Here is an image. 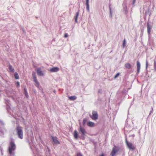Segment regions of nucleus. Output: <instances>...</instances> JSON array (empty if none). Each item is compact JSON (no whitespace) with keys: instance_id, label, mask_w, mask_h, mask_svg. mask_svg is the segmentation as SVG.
I'll use <instances>...</instances> for the list:
<instances>
[{"instance_id":"nucleus-21","label":"nucleus","mask_w":156,"mask_h":156,"mask_svg":"<svg viewBox=\"0 0 156 156\" xmlns=\"http://www.w3.org/2000/svg\"><path fill=\"white\" fill-rule=\"evenodd\" d=\"M35 83V86L37 87H39V83L37 80L34 82Z\"/></svg>"},{"instance_id":"nucleus-37","label":"nucleus","mask_w":156,"mask_h":156,"mask_svg":"<svg viewBox=\"0 0 156 156\" xmlns=\"http://www.w3.org/2000/svg\"><path fill=\"white\" fill-rule=\"evenodd\" d=\"M17 86H20V83H19V82H17Z\"/></svg>"},{"instance_id":"nucleus-18","label":"nucleus","mask_w":156,"mask_h":156,"mask_svg":"<svg viewBox=\"0 0 156 156\" xmlns=\"http://www.w3.org/2000/svg\"><path fill=\"white\" fill-rule=\"evenodd\" d=\"M9 69L12 72H14V69L12 67V66H11L10 65H9Z\"/></svg>"},{"instance_id":"nucleus-35","label":"nucleus","mask_w":156,"mask_h":156,"mask_svg":"<svg viewBox=\"0 0 156 156\" xmlns=\"http://www.w3.org/2000/svg\"><path fill=\"white\" fill-rule=\"evenodd\" d=\"M136 1V0H133V5L135 3Z\"/></svg>"},{"instance_id":"nucleus-14","label":"nucleus","mask_w":156,"mask_h":156,"mask_svg":"<svg viewBox=\"0 0 156 156\" xmlns=\"http://www.w3.org/2000/svg\"><path fill=\"white\" fill-rule=\"evenodd\" d=\"M79 11H78L76 13V16H75V21L76 22H77V18L78 16L79 15Z\"/></svg>"},{"instance_id":"nucleus-28","label":"nucleus","mask_w":156,"mask_h":156,"mask_svg":"<svg viewBox=\"0 0 156 156\" xmlns=\"http://www.w3.org/2000/svg\"><path fill=\"white\" fill-rule=\"evenodd\" d=\"M119 73H118L117 74H116V75H115V76L114 77L115 78H117L119 75Z\"/></svg>"},{"instance_id":"nucleus-32","label":"nucleus","mask_w":156,"mask_h":156,"mask_svg":"<svg viewBox=\"0 0 156 156\" xmlns=\"http://www.w3.org/2000/svg\"><path fill=\"white\" fill-rule=\"evenodd\" d=\"M77 156H83V155L81 153H79L77 154Z\"/></svg>"},{"instance_id":"nucleus-5","label":"nucleus","mask_w":156,"mask_h":156,"mask_svg":"<svg viewBox=\"0 0 156 156\" xmlns=\"http://www.w3.org/2000/svg\"><path fill=\"white\" fill-rule=\"evenodd\" d=\"M78 130L80 132V133H81V134L83 135H85V133H86L85 129L83 128L80 125V128Z\"/></svg>"},{"instance_id":"nucleus-6","label":"nucleus","mask_w":156,"mask_h":156,"mask_svg":"<svg viewBox=\"0 0 156 156\" xmlns=\"http://www.w3.org/2000/svg\"><path fill=\"white\" fill-rule=\"evenodd\" d=\"M36 72L38 76H43L44 75V74L43 71H42L41 69L40 68H38L37 69Z\"/></svg>"},{"instance_id":"nucleus-26","label":"nucleus","mask_w":156,"mask_h":156,"mask_svg":"<svg viewBox=\"0 0 156 156\" xmlns=\"http://www.w3.org/2000/svg\"><path fill=\"white\" fill-rule=\"evenodd\" d=\"M24 90H25V95L27 97V98H28V93L27 92V90H26V89H24Z\"/></svg>"},{"instance_id":"nucleus-1","label":"nucleus","mask_w":156,"mask_h":156,"mask_svg":"<svg viewBox=\"0 0 156 156\" xmlns=\"http://www.w3.org/2000/svg\"><path fill=\"white\" fill-rule=\"evenodd\" d=\"M16 148V145L14 143L11 141L9 144L8 147L9 153L10 155H13L14 154V151Z\"/></svg>"},{"instance_id":"nucleus-4","label":"nucleus","mask_w":156,"mask_h":156,"mask_svg":"<svg viewBox=\"0 0 156 156\" xmlns=\"http://www.w3.org/2000/svg\"><path fill=\"white\" fill-rule=\"evenodd\" d=\"M126 143L130 150H133L134 149V147L133 144L130 142H128L127 140H126Z\"/></svg>"},{"instance_id":"nucleus-30","label":"nucleus","mask_w":156,"mask_h":156,"mask_svg":"<svg viewBox=\"0 0 156 156\" xmlns=\"http://www.w3.org/2000/svg\"><path fill=\"white\" fill-rule=\"evenodd\" d=\"M148 62L147 60L146 61V69H147V67H148Z\"/></svg>"},{"instance_id":"nucleus-29","label":"nucleus","mask_w":156,"mask_h":156,"mask_svg":"<svg viewBox=\"0 0 156 156\" xmlns=\"http://www.w3.org/2000/svg\"><path fill=\"white\" fill-rule=\"evenodd\" d=\"M89 0H86V5H89Z\"/></svg>"},{"instance_id":"nucleus-34","label":"nucleus","mask_w":156,"mask_h":156,"mask_svg":"<svg viewBox=\"0 0 156 156\" xmlns=\"http://www.w3.org/2000/svg\"><path fill=\"white\" fill-rule=\"evenodd\" d=\"M33 79L34 82L37 80V79L36 77V78H33Z\"/></svg>"},{"instance_id":"nucleus-15","label":"nucleus","mask_w":156,"mask_h":156,"mask_svg":"<svg viewBox=\"0 0 156 156\" xmlns=\"http://www.w3.org/2000/svg\"><path fill=\"white\" fill-rule=\"evenodd\" d=\"M94 123L91 122H89L87 123V125L90 127H93L94 126Z\"/></svg>"},{"instance_id":"nucleus-3","label":"nucleus","mask_w":156,"mask_h":156,"mask_svg":"<svg viewBox=\"0 0 156 156\" xmlns=\"http://www.w3.org/2000/svg\"><path fill=\"white\" fill-rule=\"evenodd\" d=\"M91 118L92 119L95 120L97 119L98 118V115L97 112L95 111L92 112V115L91 116Z\"/></svg>"},{"instance_id":"nucleus-20","label":"nucleus","mask_w":156,"mask_h":156,"mask_svg":"<svg viewBox=\"0 0 156 156\" xmlns=\"http://www.w3.org/2000/svg\"><path fill=\"white\" fill-rule=\"evenodd\" d=\"M14 76H15V78L16 79H18L19 78V76L18 74V73H15L14 74Z\"/></svg>"},{"instance_id":"nucleus-33","label":"nucleus","mask_w":156,"mask_h":156,"mask_svg":"<svg viewBox=\"0 0 156 156\" xmlns=\"http://www.w3.org/2000/svg\"><path fill=\"white\" fill-rule=\"evenodd\" d=\"M99 156H105V155L104 153H102L101 154H100Z\"/></svg>"},{"instance_id":"nucleus-25","label":"nucleus","mask_w":156,"mask_h":156,"mask_svg":"<svg viewBox=\"0 0 156 156\" xmlns=\"http://www.w3.org/2000/svg\"><path fill=\"white\" fill-rule=\"evenodd\" d=\"M32 76L33 78L36 77V73L35 72H33V73L32 74Z\"/></svg>"},{"instance_id":"nucleus-12","label":"nucleus","mask_w":156,"mask_h":156,"mask_svg":"<svg viewBox=\"0 0 156 156\" xmlns=\"http://www.w3.org/2000/svg\"><path fill=\"white\" fill-rule=\"evenodd\" d=\"M6 130L5 128L4 127H3L2 128H1L0 127V133L1 134H2V135H3L4 133L6 132Z\"/></svg>"},{"instance_id":"nucleus-19","label":"nucleus","mask_w":156,"mask_h":156,"mask_svg":"<svg viewBox=\"0 0 156 156\" xmlns=\"http://www.w3.org/2000/svg\"><path fill=\"white\" fill-rule=\"evenodd\" d=\"M126 42L125 40V39H124L123 41V42L122 43V46L123 48H124L126 46Z\"/></svg>"},{"instance_id":"nucleus-7","label":"nucleus","mask_w":156,"mask_h":156,"mask_svg":"<svg viewBox=\"0 0 156 156\" xmlns=\"http://www.w3.org/2000/svg\"><path fill=\"white\" fill-rule=\"evenodd\" d=\"M117 151H118L116 147H113L112 148V150L111 154V156H114Z\"/></svg>"},{"instance_id":"nucleus-2","label":"nucleus","mask_w":156,"mask_h":156,"mask_svg":"<svg viewBox=\"0 0 156 156\" xmlns=\"http://www.w3.org/2000/svg\"><path fill=\"white\" fill-rule=\"evenodd\" d=\"M16 131L17 133L18 137L21 139L23 138V132L22 128L20 126L16 127Z\"/></svg>"},{"instance_id":"nucleus-22","label":"nucleus","mask_w":156,"mask_h":156,"mask_svg":"<svg viewBox=\"0 0 156 156\" xmlns=\"http://www.w3.org/2000/svg\"><path fill=\"white\" fill-rule=\"evenodd\" d=\"M110 10V17L111 18L112 17V12L111 8L109 6V7Z\"/></svg>"},{"instance_id":"nucleus-38","label":"nucleus","mask_w":156,"mask_h":156,"mask_svg":"<svg viewBox=\"0 0 156 156\" xmlns=\"http://www.w3.org/2000/svg\"><path fill=\"white\" fill-rule=\"evenodd\" d=\"M153 108H152V110L151 111H150V114H151V113L152 112V111H153Z\"/></svg>"},{"instance_id":"nucleus-8","label":"nucleus","mask_w":156,"mask_h":156,"mask_svg":"<svg viewBox=\"0 0 156 156\" xmlns=\"http://www.w3.org/2000/svg\"><path fill=\"white\" fill-rule=\"evenodd\" d=\"M59 70L58 68L57 67H54L50 69L49 71L52 72H56Z\"/></svg>"},{"instance_id":"nucleus-13","label":"nucleus","mask_w":156,"mask_h":156,"mask_svg":"<svg viewBox=\"0 0 156 156\" xmlns=\"http://www.w3.org/2000/svg\"><path fill=\"white\" fill-rule=\"evenodd\" d=\"M73 135L75 138L76 139H77L78 138V133L76 130L74 131L73 133Z\"/></svg>"},{"instance_id":"nucleus-17","label":"nucleus","mask_w":156,"mask_h":156,"mask_svg":"<svg viewBox=\"0 0 156 156\" xmlns=\"http://www.w3.org/2000/svg\"><path fill=\"white\" fill-rule=\"evenodd\" d=\"M131 65L129 63H127L125 65V67L128 69H129L131 67Z\"/></svg>"},{"instance_id":"nucleus-27","label":"nucleus","mask_w":156,"mask_h":156,"mask_svg":"<svg viewBox=\"0 0 156 156\" xmlns=\"http://www.w3.org/2000/svg\"><path fill=\"white\" fill-rule=\"evenodd\" d=\"M154 69L156 71V62L155 61H154Z\"/></svg>"},{"instance_id":"nucleus-10","label":"nucleus","mask_w":156,"mask_h":156,"mask_svg":"<svg viewBox=\"0 0 156 156\" xmlns=\"http://www.w3.org/2000/svg\"><path fill=\"white\" fill-rule=\"evenodd\" d=\"M147 33L148 34H150L151 32V29L152 27L148 23H147Z\"/></svg>"},{"instance_id":"nucleus-24","label":"nucleus","mask_w":156,"mask_h":156,"mask_svg":"<svg viewBox=\"0 0 156 156\" xmlns=\"http://www.w3.org/2000/svg\"><path fill=\"white\" fill-rule=\"evenodd\" d=\"M87 121V119H83V125H85L86 124V123Z\"/></svg>"},{"instance_id":"nucleus-9","label":"nucleus","mask_w":156,"mask_h":156,"mask_svg":"<svg viewBox=\"0 0 156 156\" xmlns=\"http://www.w3.org/2000/svg\"><path fill=\"white\" fill-rule=\"evenodd\" d=\"M52 139L54 143L55 144H59V142L57 140V138L55 136H52Z\"/></svg>"},{"instance_id":"nucleus-16","label":"nucleus","mask_w":156,"mask_h":156,"mask_svg":"<svg viewBox=\"0 0 156 156\" xmlns=\"http://www.w3.org/2000/svg\"><path fill=\"white\" fill-rule=\"evenodd\" d=\"M69 98L70 100L74 101L76 98V97L75 96H70L69 97Z\"/></svg>"},{"instance_id":"nucleus-31","label":"nucleus","mask_w":156,"mask_h":156,"mask_svg":"<svg viewBox=\"0 0 156 156\" xmlns=\"http://www.w3.org/2000/svg\"><path fill=\"white\" fill-rule=\"evenodd\" d=\"M68 36V34L67 33H66L65 34L64 37L65 38H66Z\"/></svg>"},{"instance_id":"nucleus-23","label":"nucleus","mask_w":156,"mask_h":156,"mask_svg":"<svg viewBox=\"0 0 156 156\" xmlns=\"http://www.w3.org/2000/svg\"><path fill=\"white\" fill-rule=\"evenodd\" d=\"M87 10L88 12H90L89 5H86Z\"/></svg>"},{"instance_id":"nucleus-36","label":"nucleus","mask_w":156,"mask_h":156,"mask_svg":"<svg viewBox=\"0 0 156 156\" xmlns=\"http://www.w3.org/2000/svg\"><path fill=\"white\" fill-rule=\"evenodd\" d=\"M9 100H7V102H6V104L7 105L9 103Z\"/></svg>"},{"instance_id":"nucleus-11","label":"nucleus","mask_w":156,"mask_h":156,"mask_svg":"<svg viewBox=\"0 0 156 156\" xmlns=\"http://www.w3.org/2000/svg\"><path fill=\"white\" fill-rule=\"evenodd\" d=\"M136 66L137 69V73L138 74L140 72V64L139 61H137Z\"/></svg>"}]
</instances>
